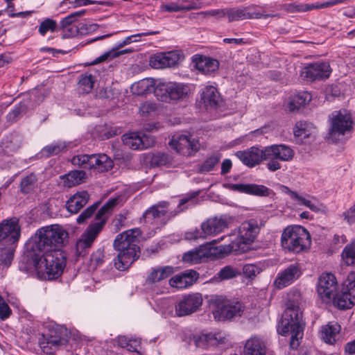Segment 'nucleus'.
Segmentation results:
<instances>
[{"mask_svg":"<svg viewBox=\"0 0 355 355\" xmlns=\"http://www.w3.org/2000/svg\"><path fill=\"white\" fill-rule=\"evenodd\" d=\"M281 243L284 250L299 253L311 244L310 234L302 226H288L282 232Z\"/></svg>","mask_w":355,"mask_h":355,"instance_id":"nucleus-5","label":"nucleus"},{"mask_svg":"<svg viewBox=\"0 0 355 355\" xmlns=\"http://www.w3.org/2000/svg\"><path fill=\"white\" fill-rule=\"evenodd\" d=\"M67 145L64 142L53 143L45 146L42 150V153L46 157H51L65 151Z\"/></svg>","mask_w":355,"mask_h":355,"instance_id":"nucleus-41","label":"nucleus"},{"mask_svg":"<svg viewBox=\"0 0 355 355\" xmlns=\"http://www.w3.org/2000/svg\"><path fill=\"white\" fill-rule=\"evenodd\" d=\"M79 35H85L96 31L98 25L89 22H81L78 24Z\"/></svg>","mask_w":355,"mask_h":355,"instance_id":"nucleus-53","label":"nucleus"},{"mask_svg":"<svg viewBox=\"0 0 355 355\" xmlns=\"http://www.w3.org/2000/svg\"><path fill=\"white\" fill-rule=\"evenodd\" d=\"M173 272V268L169 266L153 268L146 277V283L148 285L155 284L168 278Z\"/></svg>","mask_w":355,"mask_h":355,"instance_id":"nucleus-27","label":"nucleus"},{"mask_svg":"<svg viewBox=\"0 0 355 355\" xmlns=\"http://www.w3.org/2000/svg\"><path fill=\"white\" fill-rule=\"evenodd\" d=\"M284 9L288 12L295 13L313 10L314 6L313 4L287 3L284 5Z\"/></svg>","mask_w":355,"mask_h":355,"instance_id":"nucleus-47","label":"nucleus"},{"mask_svg":"<svg viewBox=\"0 0 355 355\" xmlns=\"http://www.w3.org/2000/svg\"><path fill=\"white\" fill-rule=\"evenodd\" d=\"M155 87L153 79L145 78L134 83L131 87V89L134 94L139 96L150 92L152 90L154 91Z\"/></svg>","mask_w":355,"mask_h":355,"instance_id":"nucleus-36","label":"nucleus"},{"mask_svg":"<svg viewBox=\"0 0 355 355\" xmlns=\"http://www.w3.org/2000/svg\"><path fill=\"white\" fill-rule=\"evenodd\" d=\"M67 236L68 233L55 224L40 228L29 239L27 257L40 279L52 280L62 275L66 259L57 248Z\"/></svg>","mask_w":355,"mask_h":355,"instance_id":"nucleus-1","label":"nucleus"},{"mask_svg":"<svg viewBox=\"0 0 355 355\" xmlns=\"http://www.w3.org/2000/svg\"><path fill=\"white\" fill-rule=\"evenodd\" d=\"M95 82V76L92 74L88 73L81 74L78 81V92L82 94H89L92 92Z\"/></svg>","mask_w":355,"mask_h":355,"instance_id":"nucleus-35","label":"nucleus"},{"mask_svg":"<svg viewBox=\"0 0 355 355\" xmlns=\"http://www.w3.org/2000/svg\"><path fill=\"white\" fill-rule=\"evenodd\" d=\"M3 145L6 149H8L7 153H10L15 152L20 147V141L17 138H13L10 140H6Z\"/></svg>","mask_w":355,"mask_h":355,"instance_id":"nucleus-58","label":"nucleus"},{"mask_svg":"<svg viewBox=\"0 0 355 355\" xmlns=\"http://www.w3.org/2000/svg\"><path fill=\"white\" fill-rule=\"evenodd\" d=\"M55 28H56L55 21L51 19H46L40 24V25L39 26V33L42 35H44L48 31L54 32Z\"/></svg>","mask_w":355,"mask_h":355,"instance_id":"nucleus-52","label":"nucleus"},{"mask_svg":"<svg viewBox=\"0 0 355 355\" xmlns=\"http://www.w3.org/2000/svg\"><path fill=\"white\" fill-rule=\"evenodd\" d=\"M282 335L291 333L290 347L295 349L300 345V339L303 336L304 322L302 320V313L297 300H288L286 309L282 320Z\"/></svg>","mask_w":355,"mask_h":355,"instance_id":"nucleus-3","label":"nucleus"},{"mask_svg":"<svg viewBox=\"0 0 355 355\" xmlns=\"http://www.w3.org/2000/svg\"><path fill=\"white\" fill-rule=\"evenodd\" d=\"M140 234V230L135 228L119 234L115 239L113 245L119 253L114 261V266L119 270L128 269L138 259L139 248L137 243Z\"/></svg>","mask_w":355,"mask_h":355,"instance_id":"nucleus-2","label":"nucleus"},{"mask_svg":"<svg viewBox=\"0 0 355 355\" xmlns=\"http://www.w3.org/2000/svg\"><path fill=\"white\" fill-rule=\"evenodd\" d=\"M162 9L164 11L173 12L182 11L183 9L180 6L178 0L176 2H171L162 6Z\"/></svg>","mask_w":355,"mask_h":355,"instance_id":"nucleus-63","label":"nucleus"},{"mask_svg":"<svg viewBox=\"0 0 355 355\" xmlns=\"http://www.w3.org/2000/svg\"><path fill=\"white\" fill-rule=\"evenodd\" d=\"M28 109L27 105L24 103H20L16 105L15 108L11 110L7 115V119L9 121L14 122L17 120L19 115L22 113H25Z\"/></svg>","mask_w":355,"mask_h":355,"instance_id":"nucleus-49","label":"nucleus"},{"mask_svg":"<svg viewBox=\"0 0 355 355\" xmlns=\"http://www.w3.org/2000/svg\"><path fill=\"white\" fill-rule=\"evenodd\" d=\"M241 271L230 266L223 268L218 272V277L222 279H227L240 275Z\"/></svg>","mask_w":355,"mask_h":355,"instance_id":"nucleus-50","label":"nucleus"},{"mask_svg":"<svg viewBox=\"0 0 355 355\" xmlns=\"http://www.w3.org/2000/svg\"><path fill=\"white\" fill-rule=\"evenodd\" d=\"M220 159V155L214 154L208 157L201 165L200 171L201 173H207L213 170L214 166L217 165Z\"/></svg>","mask_w":355,"mask_h":355,"instance_id":"nucleus-45","label":"nucleus"},{"mask_svg":"<svg viewBox=\"0 0 355 355\" xmlns=\"http://www.w3.org/2000/svg\"><path fill=\"white\" fill-rule=\"evenodd\" d=\"M228 227V220L226 218H211L201 224V229L207 235H215L223 232Z\"/></svg>","mask_w":355,"mask_h":355,"instance_id":"nucleus-24","label":"nucleus"},{"mask_svg":"<svg viewBox=\"0 0 355 355\" xmlns=\"http://www.w3.org/2000/svg\"><path fill=\"white\" fill-rule=\"evenodd\" d=\"M11 314V310L8 305L6 303L5 300L0 295V318L2 320L8 318Z\"/></svg>","mask_w":355,"mask_h":355,"instance_id":"nucleus-61","label":"nucleus"},{"mask_svg":"<svg viewBox=\"0 0 355 355\" xmlns=\"http://www.w3.org/2000/svg\"><path fill=\"white\" fill-rule=\"evenodd\" d=\"M37 179L34 174L24 177L20 183L21 191L24 193L31 192L35 187Z\"/></svg>","mask_w":355,"mask_h":355,"instance_id":"nucleus-43","label":"nucleus"},{"mask_svg":"<svg viewBox=\"0 0 355 355\" xmlns=\"http://www.w3.org/2000/svg\"><path fill=\"white\" fill-rule=\"evenodd\" d=\"M85 13V10H82L69 15L60 21V26L73 25V23L76 21L78 17L84 15Z\"/></svg>","mask_w":355,"mask_h":355,"instance_id":"nucleus-56","label":"nucleus"},{"mask_svg":"<svg viewBox=\"0 0 355 355\" xmlns=\"http://www.w3.org/2000/svg\"><path fill=\"white\" fill-rule=\"evenodd\" d=\"M233 191L248 194L265 196L268 195V189L263 185L254 184H234L231 186Z\"/></svg>","mask_w":355,"mask_h":355,"instance_id":"nucleus-30","label":"nucleus"},{"mask_svg":"<svg viewBox=\"0 0 355 355\" xmlns=\"http://www.w3.org/2000/svg\"><path fill=\"white\" fill-rule=\"evenodd\" d=\"M260 231V227L255 220L241 223L239 228V236L228 245L230 252L240 254L248 250V245L252 243Z\"/></svg>","mask_w":355,"mask_h":355,"instance_id":"nucleus-6","label":"nucleus"},{"mask_svg":"<svg viewBox=\"0 0 355 355\" xmlns=\"http://www.w3.org/2000/svg\"><path fill=\"white\" fill-rule=\"evenodd\" d=\"M313 129L312 124L304 121H299L296 123L293 132L294 135L297 137L306 138L313 133Z\"/></svg>","mask_w":355,"mask_h":355,"instance_id":"nucleus-38","label":"nucleus"},{"mask_svg":"<svg viewBox=\"0 0 355 355\" xmlns=\"http://www.w3.org/2000/svg\"><path fill=\"white\" fill-rule=\"evenodd\" d=\"M311 100V95L309 92H303L293 96L288 105L291 112L300 109L301 107L309 103Z\"/></svg>","mask_w":355,"mask_h":355,"instance_id":"nucleus-37","label":"nucleus"},{"mask_svg":"<svg viewBox=\"0 0 355 355\" xmlns=\"http://www.w3.org/2000/svg\"><path fill=\"white\" fill-rule=\"evenodd\" d=\"M122 140L126 146L133 150H141L150 147L153 141L146 135H141L139 132H130L122 137Z\"/></svg>","mask_w":355,"mask_h":355,"instance_id":"nucleus-22","label":"nucleus"},{"mask_svg":"<svg viewBox=\"0 0 355 355\" xmlns=\"http://www.w3.org/2000/svg\"><path fill=\"white\" fill-rule=\"evenodd\" d=\"M265 160L269 161L267 168L270 171H276L281 168L279 162H290L293 159L295 153L288 146L275 144L264 148Z\"/></svg>","mask_w":355,"mask_h":355,"instance_id":"nucleus-8","label":"nucleus"},{"mask_svg":"<svg viewBox=\"0 0 355 355\" xmlns=\"http://www.w3.org/2000/svg\"><path fill=\"white\" fill-rule=\"evenodd\" d=\"M89 194L86 191H81L71 196L66 203V208L71 214H77L87 205Z\"/></svg>","mask_w":355,"mask_h":355,"instance_id":"nucleus-25","label":"nucleus"},{"mask_svg":"<svg viewBox=\"0 0 355 355\" xmlns=\"http://www.w3.org/2000/svg\"><path fill=\"white\" fill-rule=\"evenodd\" d=\"M295 195V200H297L300 205H304L309 208L311 211L319 212L322 211V205H320L317 201L313 202L311 200L306 199L304 197L300 196L298 193H293Z\"/></svg>","mask_w":355,"mask_h":355,"instance_id":"nucleus-44","label":"nucleus"},{"mask_svg":"<svg viewBox=\"0 0 355 355\" xmlns=\"http://www.w3.org/2000/svg\"><path fill=\"white\" fill-rule=\"evenodd\" d=\"M168 202H161L152 206L143 214L146 223H154L167 214Z\"/></svg>","mask_w":355,"mask_h":355,"instance_id":"nucleus-29","label":"nucleus"},{"mask_svg":"<svg viewBox=\"0 0 355 355\" xmlns=\"http://www.w3.org/2000/svg\"><path fill=\"white\" fill-rule=\"evenodd\" d=\"M342 258L347 266L355 265V241L345 247Z\"/></svg>","mask_w":355,"mask_h":355,"instance_id":"nucleus-42","label":"nucleus"},{"mask_svg":"<svg viewBox=\"0 0 355 355\" xmlns=\"http://www.w3.org/2000/svg\"><path fill=\"white\" fill-rule=\"evenodd\" d=\"M198 273L194 270H187L169 280V284L177 288H185L192 286L198 279Z\"/></svg>","mask_w":355,"mask_h":355,"instance_id":"nucleus-23","label":"nucleus"},{"mask_svg":"<svg viewBox=\"0 0 355 355\" xmlns=\"http://www.w3.org/2000/svg\"><path fill=\"white\" fill-rule=\"evenodd\" d=\"M242 311L243 306L239 302L234 304L225 302L221 306L218 304L217 308L213 311V315L215 320L221 321L239 316Z\"/></svg>","mask_w":355,"mask_h":355,"instance_id":"nucleus-21","label":"nucleus"},{"mask_svg":"<svg viewBox=\"0 0 355 355\" xmlns=\"http://www.w3.org/2000/svg\"><path fill=\"white\" fill-rule=\"evenodd\" d=\"M202 301V295L198 293L185 295L176 304L175 314L179 317L189 315L199 309Z\"/></svg>","mask_w":355,"mask_h":355,"instance_id":"nucleus-16","label":"nucleus"},{"mask_svg":"<svg viewBox=\"0 0 355 355\" xmlns=\"http://www.w3.org/2000/svg\"><path fill=\"white\" fill-rule=\"evenodd\" d=\"M62 30L63 37H72L79 35L78 25L60 26Z\"/></svg>","mask_w":355,"mask_h":355,"instance_id":"nucleus-57","label":"nucleus"},{"mask_svg":"<svg viewBox=\"0 0 355 355\" xmlns=\"http://www.w3.org/2000/svg\"><path fill=\"white\" fill-rule=\"evenodd\" d=\"M21 236V227L16 217L4 219L0 223V243L13 245Z\"/></svg>","mask_w":355,"mask_h":355,"instance_id":"nucleus-11","label":"nucleus"},{"mask_svg":"<svg viewBox=\"0 0 355 355\" xmlns=\"http://www.w3.org/2000/svg\"><path fill=\"white\" fill-rule=\"evenodd\" d=\"M352 120L349 113L346 110L335 111L331 114V126L329 134L343 135L352 128Z\"/></svg>","mask_w":355,"mask_h":355,"instance_id":"nucleus-17","label":"nucleus"},{"mask_svg":"<svg viewBox=\"0 0 355 355\" xmlns=\"http://www.w3.org/2000/svg\"><path fill=\"white\" fill-rule=\"evenodd\" d=\"M223 251L210 245H202L184 254L182 260L190 264H196L216 257Z\"/></svg>","mask_w":355,"mask_h":355,"instance_id":"nucleus-12","label":"nucleus"},{"mask_svg":"<svg viewBox=\"0 0 355 355\" xmlns=\"http://www.w3.org/2000/svg\"><path fill=\"white\" fill-rule=\"evenodd\" d=\"M338 291V283L331 273L322 274L318 282L317 292L324 302H329Z\"/></svg>","mask_w":355,"mask_h":355,"instance_id":"nucleus-15","label":"nucleus"},{"mask_svg":"<svg viewBox=\"0 0 355 355\" xmlns=\"http://www.w3.org/2000/svg\"><path fill=\"white\" fill-rule=\"evenodd\" d=\"M211 345H218L219 344L223 343L226 338L225 334L222 332H217L215 334L211 333Z\"/></svg>","mask_w":355,"mask_h":355,"instance_id":"nucleus-64","label":"nucleus"},{"mask_svg":"<svg viewBox=\"0 0 355 355\" xmlns=\"http://www.w3.org/2000/svg\"><path fill=\"white\" fill-rule=\"evenodd\" d=\"M181 58V53L179 51H168L152 55L150 58L149 63L153 68L164 69L175 66Z\"/></svg>","mask_w":355,"mask_h":355,"instance_id":"nucleus-18","label":"nucleus"},{"mask_svg":"<svg viewBox=\"0 0 355 355\" xmlns=\"http://www.w3.org/2000/svg\"><path fill=\"white\" fill-rule=\"evenodd\" d=\"M14 250L11 248H0V265L3 267H8L13 258Z\"/></svg>","mask_w":355,"mask_h":355,"instance_id":"nucleus-46","label":"nucleus"},{"mask_svg":"<svg viewBox=\"0 0 355 355\" xmlns=\"http://www.w3.org/2000/svg\"><path fill=\"white\" fill-rule=\"evenodd\" d=\"M189 92L187 85L177 83H159L155 89V96L162 101H178L185 98Z\"/></svg>","mask_w":355,"mask_h":355,"instance_id":"nucleus-10","label":"nucleus"},{"mask_svg":"<svg viewBox=\"0 0 355 355\" xmlns=\"http://www.w3.org/2000/svg\"><path fill=\"white\" fill-rule=\"evenodd\" d=\"M201 99L207 107H216L220 101V97L217 89L213 86L206 87L201 94Z\"/></svg>","mask_w":355,"mask_h":355,"instance_id":"nucleus-32","label":"nucleus"},{"mask_svg":"<svg viewBox=\"0 0 355 355\" xmlns=\"http://www.w3.org/2000/svg\"><path fill=\"white\" fill-rule=\"evenodd\" d=\"M86 178V173L84 171L74 170L63 175L62 179L64 187H72L84 182Z\"/></svg>","mask_w":355,"mask_h":355,"instance_id":"nucleus-33","label":"nucleus"},{"mask_svg":"<svg viewBox=\"0 0 355 355\" xmlns=\"http://www.w3.org/2000/svg\"><path fill=\"white\" fill-rule=\"evenodd\" d=\"M206 237L205 234L202 230L195 229L193 230L187 232L184 234V238L187 240H196L198 239H205Z\"/></svg>","mask_w":355,"mask_h":355,"instance_id":"nucleus-59","label":"nucleus"},{"mask_svg":"<svg viewBox=\"0 0 355 355\" xmlns=\"http://www.w3.org/2000/svg\"><path fill=\"white\" fill-rule=\"evenodd\" d=\"M133 51L132 49H125L119 50L118 49H112V50L105 53L95 60L94 64L100 63L105 60H110L114 58L119 57L121 55L130 53Z\"/></svg>","mask_w":355,"mask_h":355,"instance_id":"nucleus-40","label":"nucleus"},{"mask_svg":"<svg viewBox=\"0 0 355 355\" xmlns=\"http://www.w3.org/2000/svg\"><path fill=\"white\" fill-rule=\"evenodd\" d=\"M199 15H202L204 17H213L219 19L225 17V9H217L203 11L200 12Z\"/></svg>","mask_w":355,"mask_h":355,"instance_id":"nucleus-62","label":"nucleus"},{"mask_svg":"<svg viewBox=\"0 0 355 355\" xmlns=\"http://www.w3.org/2000/svg\"><path fill=\"white\" fill-rule=\"evenodd\" d=\"M117 343L119 347L125 348L129 352H137L141 344L140 340L129 338L125 336H119Z\"/></svg>","mask_w":355,"mask_h":355,"instance_id":"nucleus-39","label":"nucleus"},{"mask_svg":"<svg viewBox=\"0 0 355 355\" xmlns=\"http://www.w3.org/2000/svg\"><path fill=\"white\" fill-rule=\"evenodd\" d=\"M183 10H190L199 8L198 0H178Z\"/></svg>","mask_w":355,"mask_h":355,"instance_id":"nucleus-60","label":"nucleus"},{"mask_svg":"<svg viewBox=\"0 0 355 355\" xmlns=\"http://www.w3.org/2000/svg\"><path fill=\"white\" fill-rule=\"evenodd\" d=\"M169 145L173 149L184 156H191L199 149V144L197 140L182 134L174 135Z\"/></svg>","mask_w":355,"mask_h":355,"instance_id":"nucleus-14","label":"nucleus"},{"mask_svg":"<svg viewBox=\"0 0 355 355\" xmlns=\"http://www.w3.org/2000/svg\"><path fill=\"white\" fill-rule=\"evenodd\" d=\"M98 203H94V205L87 207L82 214L79 215L77 218V223L79 224L85 223V221L90 218L93 214L95 212L98 207Z\"/></svg>","mask_w":355,"mask_h":355,"instance_id":"nucleus-55","label":"nucleus"},{"mask_svg":"<svg viewBox=\"0 0 355 355\" xmlns=\"http://www.w3.org/2000/svg\"><path fill=\"white\" fill-rule=\"evenodd\" d=\"M227 16L229 21H239L246 19H252V18H261L264 17L267 18L268 17L272 16V15H263L260 13H255L254 15L253 14L250 13L247 11L246 8H230L225 9V17Z\"/></svg>","mask_w":355,"mask_h":355,"instance_id":"nucleus-26","label":"nucleus"},{"mask_svg":"<svg viewBox=\"0 0 355 355\" xmlns=\"http://www.w3.org/2000/svg\"><path fill=\"white\" fill-rule=\"evenodd\" d=\"M211 333L195 335L193 341L197 347L205 348L211 345Z\"/></svg>","mask_w":355,"mask_h":355,"instance_id":"nucleus-48","label":"nucleus"},{"mask_svg":"<svg viewBox=\"0 0 355 355\" xmlns=\"http://www.w3.org/2000/svg\"><path fill=\"white\" fill-rule=\"evenodd\" d=\"M261 272V268L254 264H245L243 267V273L247 278H254Z\"/></svg>","mask_w":355,"mask_h":355,"instance_id":"nucleus-54","label":"nucleus"},{"mask_svg":"<svg viewBox=\"0 0 355 355\" xmlns=\"http://www.w3.org/2000/svg\"><path fill=\"white\" fill-rule=\"evenodd\" d=\"M71 164L83 169L98 172L107 171L113 167V161L105 154L78 155L71 159Z\"/></svg>","mask_w":355,"mask_h":355,"instance_id":"nucleus-7","label":"nucleus"},{"mask_svg":"<svg viewBox=\"0 0 355 355\" xmlns=\"http://www.w3.org/2000/svg\"><path fill=\"white\" fill-rule=\"evenodd\" d=\"M334 304L340 309H350L355 304V271L351 272L343 283V288L332 297Z\"/></svg>","mask_w":355,"mask_h":355,"instance_id":"nucleus-9","label":"nucleus"},{"mask_svg":"<svg viewBox=\"0 0 355 355\" xmlns=\"http://www.w3.org/2000/svg\"><path fill=\"white\" fill-rule=\"evenodd\" d=\"M118 202L119 198H112L97 212L96 219L99 221L89 225L76 243V249L78 256H85L87 254V250L92 247L94 240L105 224L107 220L105 214L110 212L118 204Z\"/></svg>","mask_w":355,"mask_h":355,"instance_id":"nucleus-4","label":"nucleus"},{"mask_svg":"<svg viewBox=\"0 0 355 355\" xmlns=\"http://www.w3.org/2000/svg\"><path fill=\"white\" fill-rule=\"evenodd\" d=\"M331 69L328 62H316L311 63L301 71V77L309 81L322 80L328 78Z\"/></svg>","mask_w":355,"mask_h":355,"instance_id":"nucleus-13","label":"nucleus"},{"mask_svg":"<svg viewBox=\"0 0 355 355\" xmlns=\"http://www.w3.org/2000/svg\"><path fill=\"white\" fill-rule=\"evenodd\" d=\"M340 331V326L337 322H329L322 327L321 337L322 340L329 344L336 341V337Z\"/></svg>","mask_w":355,"mask_h":355,"instance_id":"nucleus-34","label":"nucleus"},{"mask_svg":"<svg viewBox=\"0 0 355 355\" xmlns=\"http://www.w3.org/2000/svg\"><path fill=\"white\" fill-rule=\"evenodd\" d=\"M219 67V62L215 59L208 57L200 56L196 60V67L205 75H211L215 73Z\"/></svg>","mask_w":355,"mask_h":355,"instance_id":"nucleus-31","label":"nucleus"},{"mask_svg":"<svg viewBox=\"0 0 355 355\" xmlns=\"http://www.w3.org/2000/svg\"><path fill=\"white\" fill-rule=\"evenodd\" d=\"M266 344L259 337L252 336L248 339L244 347L245 355H266Z\"/></svg>","mask_w":355,"mask_h":355,"instance_id":"nucleus-28","label":"nucleus"},{"mask_svg":"<svg viewBox=\"0 0 355 355\" xmlns=\"http://www.w3.org/2000/svg\"><path fill=\"white\" fill-rule=\"evenodd\" d=\"M265 149L252 146L245 150L237 151L235 155L246 166L253 167L265 160Z\"/></svg>","mask_w":355,"mask_h":355,"instance_id":"nucleus-20","label":"nucleus"},{"mask_svg":"<svg viewBox=\"0 0 355 355\" xmlns=\"http://www.w3.org/2000/svg\"><path fill=\"white\" fill-rule=\"evenodd\" d=\"M301 270L297 264H291L282 272L279 273L274 281V286L282 289L291 284L301 275Z\"/></svg>","mask_w":355,"mask_h":355,"instance_id":"nucleus-19","label":"nucleus"},{"mask_svg":"<svg viewBox=\"0 0 355 355\" xmlns=\"http://www.w3.org/2000/svg\"><path fill=\"white\" fill-rule=\"evenodd\" d=\"M68 343V340L65 337H60L56 335H50L46 338V343L51 347H54L55 349L60 346L65 345Z\"/></svg>","mask_w":355,"mask_h":355,"instance_id":"nucleus-51","label":"nucleus"}]
</instances>
